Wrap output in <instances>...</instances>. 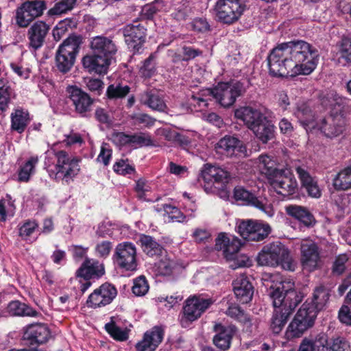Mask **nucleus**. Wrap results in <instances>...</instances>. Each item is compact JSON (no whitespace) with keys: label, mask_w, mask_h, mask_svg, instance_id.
<instances>
[{"label":"nucleus","mask_w":351,"mask_h":351,"mask_svg":"<svg viewBox=\"0 0 351 351\" xmlns=\"http://www.w3.org/2000/svg\"><path fill=\"white\" fill-rule=\"evenodd\" d=\"M282 44L290 59L292 73L295 75H309L315 70L319 57V53L315 47L302 40Z\"/></svg>","instance_id":"f257e3e1"},{"label":"nucleus","mask_w":351,"mask_h":351,"mask_svg":"<svg viewBox=\"0 0 351 351\" xmlns=\"http://www.w3.org/2000/svg\"><path fill=\"white\" fill-rule=\"evenodd\" d=\"M245 92V88L240 82L220 83L213 90L206 89L202 91L199 97L193 96L198 105L207 106V101L210 99L207 97L215 98L222 106L228 108L234 104L237 98Z\"/></svg>","instance_id":"f03ea898"},{"label":"nucleus","mask_w":351,"mask_h":351,"mask_svg":"<svg viewBox=\"0 0 351 351\" xmlns=\"http://www.w3.org/2000/svg\"><path fill=\"white\" fill-rule=\"evenodd\" d=\"M258 265L275 267L278 265L287 271H293L296 264L290 252L280 242H274L265 245L256 257Z\"/></svg>","instance_id":"7ed1b4c3"},{"label":"nucleus","mask_w":351,"mask_h":351,"mask_svg":"<svg viewBox=\"0 0 351 351\" xmlns=\"http://www.w3.org/2000/svg\"><path fill=\"white\" fill-rule=\"evenodd\" d=\"M280 278L278 276H273L271 280L274 282L277 280L275 285H271L269 293L272 299L273 303L276 298L281 302L282 305L295 308L301 302L302 296L294 289V283L290 280H278Z\"/></svg>","instance_id":"20e7f679"},{"label":"nucleus","mask_w":351,"mask_h":351,"mask_svg":"<svg viewBox=\"0 0 351 351\" xmlns=\"http://www.w3.org/2000/svg\"><path fill=\"white\" fill-rule=\"evenodd\" d=\"M81 43L80 36L71 35L60 45L56 56V66L58 71L64 73L70 71Z\"/></svg>","instance_id":"39448f33"},{"label":"nucleus","mask_w":351,"mask_h":351,"mask_svg":"<svg viewBox=\"0 0 351 351\" xmlns=\"http://www.w3.org/2000/svg\"><path fill=\"white\" fill-rule=\"evenodd\" d=\"M55 155L57 163L55 170L51 171L49 176L51 178L56 180H62L69 184L80 171L79 160L64 151L57 152Z\"/></svg>","instance_id":"423d86ee"},{"label":"nucleus","mask_w":351,"mask_h":351,"mask_svg":"<svg viewBox=\"0 0 351 351\" xmlns=\"http://www.w3.org/2000/svg\"><path fill=\"white\" fill-rule=\"evenodd\" d=\"M246 8V0H217L216 16L223 23L232 24L240 19Z\"/></svg>","instance_id":"0eeeda50"},{"label":"nucleus","mask_w":351,"mask_h":351,"mask_svg":"<svg viewBox=\"0 0 351 351\" xmlns=\"http://www.w3.org/2000/svg\"><path fill=\"white\" fill-rule=\"evenodd\" d=\"M269 74L274 77L293 76L290 59L283 44L274 48L267 58Z\"/></svg>","instance_id":"6e6552de"},{"label":"nucleus","mask_w":351,"mask_h":351,"mask_svg":"<svg viewBox=\"0 0 351 351\" xmlns=\"http://www.w3.org/2000/svg\"><path fill=\"white\" fill-rule=\"evenodd\" d=\"M113 261L114 264L121 269L135 270L137 266L135 245L131 242L119 243L114 250Z\"/></svg>","instance_id":"1a4fd4ad"},{"label":"nucleus","mask_w":351,"mask_h":351,"mask_svg":"<svg viewBox=\"0 0 351 351\" xmlns=\"http://www.w3.org/2000/svg\"><path fill=\"white\" fill-rule=\"evenodd\" d=\"M300 253V261L304 270L311 272L321 267L320 250L315 242L310 239L302 240Z\"/></svg>","instance_id":"9d476101"},{"label":"nucleus","mask_w":351,"mask_h":351,"mask_svg":"<svg viewBox=\"0 0 351 351\" xmlns=\"http://www.w3.org/2000/svg\"><path fill=\"white\" fill-rule=\"evenodd\" d=\"M210 299L193 296L188 298L183 308V315L180 322L183 327L197 319L212 304Z\"/></svg>","instance_id":"9b49d317"},{"label":"nucleus","mask_w":351,"mask_h":351,"mask_svg":"<svg viewBox=\"0 0 351 351\" xmlns=\"http://www.w3.org/2000/svg\"><path fill=\"white\" fill-rule=\"evenodd\" d=\"M241 236L248 241H260L265 239L270 233L271 228L268 224L252 220L243 221L237 227Z\"/></svg>","instance_id":"f8f14e48"},{"label":"nucleus","mask_w":351,"mask_h":351,"mask_svg":"<svg viewBox=\"0 0 351 351\" xmlns=\"http://www.w3.org/2000/svg\"><path fill=\"white\" fill-rule=\"evenodd\" d=\"M66 93L75 107V112L82 117H86L91 111L94 100L88 93L75 86H68Z\"/></svg>","instance_id":"ddd939ff"},{"label":"nucleus","mask_w":351,"mask_h":351,"mask_svg":"<svg viewBox=\"0 0 351 351\" xmlns=\"http://www.w3.org/2000/svg\"><path fill=\"white\" fill-rule=\"evenodd\" d=\"M269 182L278 194L284 196L294 193L298 186L296 180L289 169H281Z\"/></svg>","instance_id":"4468645a"},{"label":"nucleus","mask_w":351,"mask_h":351,"mask_svg":"<svg viewBox=\"0 0 351 351\" xmlns=\"http://www.w3.org/2000/svg\"><path fill=\"white\" fill-rule=\"evenodd\" d=\"M122 32L128 47L138 52L145 41L146 29L144 26L136 21L126 25Z\"/></svg>","instance_id":"2eb2a0df"},{"label":"nucleus","mask_w":351,"mask_h":351,"mask_svg":"<svg viewBox=\"0 0 351 351\" xmlns=\"http://www.w3.org/2000/svg\"><path fill=\"white\" fill-rule=\"evenodd\" d=\"M117 294V291L114 286L104 283L89 295L86 302L88 306L93 308L104 306L111 303Z\"/></svg>","instance_id":"dca6fc26"},{"label":"nucleus","mask_w":351,"mask_h":351,"mask_svg":"<svg viewBox=\"0 0 351 351\" xmlns=\"http://www.w3.org/2000/svg\"><path fill=\"white\" fill-rule=\"evenodd\" d=\"M217 152L228 157L245 155L246 147L243 143L234 136H226L217 143Z\"/></svg>","instance_id":"f3484780"},{"label":"nucleus","mask_w":351,"mask_h":351,"mask_svg":"<svg viewBox=\"0 0 351 351\" xmlns=\"http://www.w3.org/2000/svg\"><path fill=\"white\" fill-rule=\"evenodd\" d=\"M90 47L93 53L99 54L110 62L118 50L115 42L112 38L103 36L92 38Z\"/></svg>","instance_id":"a211bd4d"},{"label":"nucleus","mask_w":351,"mask_h":351,"mask_svg":"<svg viewBox=\"0 0 351 351\" xmlns=\"http://www.w3.org/2000/svg\"><path fill=\"white\" fill-rule=\"evenodd\" d=\"M234 198L237 201H241L245 204L254 206L265 213L268 217L274 214L273 208L270 204H266L259 200L253 193L242 186H237L234 189Z\"/></svg>","instance_id":"6ab92c4d"},{"label":"nucleus","mask_w":351,"mask_h":351,"mask_svg":"<svg viewBox=\"0 0 351 351\" xmlns=\"http://www.w3.org/2000/svg\"><path fill=\"white\" fill-rule=\"evenodd\" d=\"M273 305L274 311L271 319L270 328L274 333L279 334L295 308L282 305L281 302L276 298Z\"/></svg>","instance_id":"aec40b11"},{"label":"nucleus","mask_w":351,"mask_h":351,"mask_svg":"<svg viewBox=\"0 0 351 351\" xmlns=\"http://www.w3.org/2000/svg\"><path fill=\"white\" fill-rule=\"evenodd\" d=\"M50 30V25L43 21L34 22L27 30L29 45L34 49L40 48Z\"/></svg>","instance_id":"412c9836"},{"label":"nucleus","mask_w":351,"mask_h":351,"mask_svg":"<svg viewBox=\"0 0 351 351\" xmlns=\"http://www.w3.org/2000/svg\"><path fill=\"white\" fill-rule=\"evenodd\" d=\"M234 116L237 119L242 121L250 130L267 118L260 110L250 106L237 109Z\"/></svg>","instance_id":"4be33fe9"},{"label":"nucleus","mask_w":351,"mask_h":351,"mask_svg":"<svg viewBox=\"0 0 351 351\" xmlns=\"http://www.w3.org/2000/svg\"><path fill=\"white\" fill-rule=\"evenodd\" d=\"M344 121L341 116H328L315 123V128L326 136L333 137L339 135L343 130Z\"/></svg>","instance_id":"5701e85b"},{"label":"nucleus","mask_w":351,"mask_h":351,"mask_svg":"<svg viewBox=\"0 0 351 351\" xmlns=\"http://www.w3.org/2000/svg\"><path fill=\"white\" fill-rule=\"evenodd\" d=\"M164 337V330L159 326H155L147 331L143 339L136 343L137 351H154L162 342Z\"/></svg>","instance_id":"b1692460"},{"label":"nucleus","mask_w":351,"mask_h":351,"mask_svg":"<svg viewBox=\"0 0 351 351\" xmlns=\"http://www.w3.org/2000/svg\"><path fill=\"white\" fill-rule=\"evenodd\" d=\"M50 332L47 326L43 324L29 325L25 330L23 338L31 345L42 344L47 341Z\"/></svg>","instance_id":"393cba45"},{"label":"nucleus","mask_w":351,"mask_h":351,"mask_svg":"<svg viewBox=\"0 0 351 351\" xmlns=\"http://www.w3.org/2000/svg\"><path fill=\"white\" fill-rule=\"evenodd\" d=\"M202 177L206 182L213 183V186L220 185L221 183H228L230 180L229 173L223 169L206 164L202 170Z\"/></svg>","instance_id":"a878e982"},{"label":"nucleus","mask_w":351,"mask_h":351,"mask_svg":"<svg viewBox=\"0 0 351 351\" xmlns=\"http://www.w3.org/2000/svg\"><path fill=\"white\" fill-rule=\"evenodd\" d=\"M293 114L306 131L308 130L315 129L316 121L315 120V114L309 103H298L295 107Z\"/></svg>","instance_id":"bb28decb"},{"label":"nucleus","mask_w":351,"mask_h":351,"mask_svg":"<svg viewBox=\"0 0 351 351\" xmlns=\"http://www.w3.org/2000/svg\"><path fill=\"white\" fill-rule=\"evenodd\" d=\"M82 64L88 72L105 74L107 73L111 62L99 54L93 52V54L86 55L83 58Z\"/></svg>","instance_id":"cd10ccee"},{"label":"nucleus","mask_w":351,"mask_h":351,"mask_svg":"<svg viewBox=\"0 0 351 351\" xmlns=\"http://www.w3.org/2000/svg\"><path fill=\"white\" fill-rule=\"evenodd\" d=\"M232 285L234 293L239 302L245 304L251 301L254 288L245 276H239L233 281Z\"/></svg>","instance_id":"c85d7f7f"},{"label":"nucleus","mask_w":351,"mask_h":351,"mask_svg":"<svg viewBox=\"0 0 351 351\" xmlns=\"http://www.w3.org/2000/svg\"><path fill=\"white\" fill-rule=\"evenodd\" d=\"M295 171L302 186L306 189L308 194L313 197H319L321 195V191L315 178L311 176L304 167H296Z\"/></svg>","instance_id":"c756f323"},{"label":"nucleus","mask_w":351,"mask_h":351,"mask_svg":"<svg viewBox=\"0 0 351 351\" xmlns=\"http://www.w3.org/2000/svg\"><path fill=\"white\" fill-rule=\"evenodd\" d=\"M104 274V265L98 261L86 258L80 268L77 271V276L85 279L90 278L95 276H101Z\"/></svg>","instance_id":"7c9ffc66"},{"label":"nucleus","mask_w":351,"mask_h":351,"mask_svg":"<svg viewBox=\"0 0 351 351\" xmlns=\"http://www.w3.org/2000/svg\"><path fill=\"white\" fill-rule=\"evenodd\" d=\"M287 213L300 221L306 227H311L315 224V219L311 212L306 208L298 205H289L286 206Z\"/></svg>","instance_id":"2f4dec72"},{"label":"nucleus","mask_w":351,"mask_h":351,"mask_svg":"<svg viewBox=\"0 0 351 351\" xmlns=\"http://www.w3.org/2000/svg\"><path fill=\"white\" fill-rule=\"evenodd\" d=\"M216 335L213 337L214 344L221 350L230 348L234 330L231 327H226L221 324H216L214 327Z\"/></svg>","instance_id":"473e14b6"},{"label":"nucleus","mask_w":351,"mask_h":351,"mask_svg":"<svg viewBox=\"0 0 351 351\" xmlns=\"http://www.w3.org/2000/svg\"><path fill=\"white\" fill-rule=\"evenodd\" d=\"M258 168L269 182L281 169L277 167L276 162L268 155H261L257 158Z\"/></svg>","instance_id":"72a5a7b5"},{"label":"nucleus","mask_w":351,"mask_h":351,"mask_svg":"<svg viewBox=\"0 0 351 351\" xmlns=\"http://www.w3.org/2000/svg\"><path fill=\"white\" fill-rule=\"evenodd\" d=\"M274 125L266 118L251 131L263 143H267L274 138Z\"/></svg>","instance_id":"f704fd0d"},{"label":"nucleus","mask_w":351,"mask_h":351,"mask_svg":"<svg viewBox=\"0 0 351 351\" xmlns=\"http://www.w3.org/2000/svg\"><path fill=\"white\" fill-rule=\"evenodd\" d=\"M141 102L150 108L158 111H164L166 104L156 90L146 91L140 96Z\"/></svg>","instance_id":"c9c22d12"},{"label":"nucleus","mask_w":351,"mask_h":351,"mask_svg":"<svg viewBox=\"0 0 351 351\" xmlns=\"http://www.w3.org/2000/svg\"><path fill=\"white\" fill-rule=\"evenodd\" d=\"M10 118L12 129L19 133H22L29 123L28 112L21 108L15 109Z\"/></svg>","instance_id":"e433bc0d"},{"label":"nucleus","mask_w":351,"mask_h":351,"mask_svg":"<svg viewBox=\"0 0 351 351\" xmlns=\"http://www.w3.org/2000/svg\"><path fill=\"white\" fill-rule=\"evenodd\" d=\"M138 241L145 253L149 256H158L162 254V247L152 237L141 234Z\"/></svg>","instance_id":"4c0bfd02"},{"label":"nucleus","mask_w":351,"mask_h":351,"mask_svg":"<svg viewBox=\"0 0 351 351\" xmlns=\"http://www.w3.org/2000/svg\"><path fill=\"white\" fill-rule=\"evenodd\" d=\"M316 317L315 309L309 303L305 302L298 311L294 318L298 319L301 322L307 324V327L310 328L313 326Z\"/></svg>","instance_id":"58836bf2"},{"label":"nucleus","mask_w":351,"mask_h":351,"mask_svg":"<svg viewBox=\"0 0 351 351\" xmlns=\"http://www.w3.org/2000/svg\"><path fill=\"white\" fill-rule=\"evenodd\" d=\"M329 295L328 290L324 286L317 287L314 289L312 300L309 304L315 309L316 313L326 306L329 299Z\"/></svg>","instance_id":"ea45409f"},{"label":"nucleus","mask_w":351,"mask_h":351,"mask_svg":"<svg viewBox=\"0 0 351 351\" xmlns=\"http://www.w3.org/2000/svg\"><path fill=\"white\" fill-rule=\"evenodd\" d=\"M8 311L11 315L36 317L38 312L32 307L19 301H12L8 306Z\"/></svg>","instance_id":"a19ab883"},{"label":"nucleus","mask_w":351,"mask_h":351,"mask_svg":"<svg viewBox=\"0 0 351 351\" xmlns=\"http://www.w3.org/2000/svg\"><path fill=\"white\" fill-rule=\"evenodd\" d=\"M333 185L338 190L351 188V166L341 171L334 178Z\"/></svg>","instance_id":"79ce46f5"},{"label":"nucleus","mask_w":351,"mask_h":351,"mask_svg":"<svg viewBox=\"0 0 351 351\" xmlns=\"http://www.w3.org/2000/svg\"><path fill=\"white\" fill-rule=\"evenodd\" d=\"M309 328L307 324L301 322L298 319L293 318L286 330L287 339H293L301 337Z\"/></svg>","instance_id":"37998d69"},{"label":"nucleus","mask_w":351,"mask_h":351,"mask_svg":"<svg viewBox=\"0 0 351 351\" xmlns=\"http://www.w3.org/2000/svg\"><path fill=\"white\" fill-rule=\"evenodd\" d=\"M77 0H60L48 10L49 16H60L71 11L76 4Z\"/></svg>","instance_id":"c03bdc74"},{"label":"nucleus","mask_w":351,"mask_h":351,"mask_svg":"<svg viewBox=\"0 0 351 351\" xmlns=\"http://www.w3.org/2000/svg\"><path fill=\"white\" fill-rule=\"evenodd\" d=\"M22 5L27 8L29 14H31L34 19L41 16L47 8L46 3L43 0L26 1Z\"/></svg>","instance_id":"a18cd8bd"},{"label":"nucleus","mask_w":351,"mask_h":351,"mask_svg":"<svg viewBox=\"0 0 351 351\" xmlns=\"http://www.w3.org/2000/svg\"><path fill=\"white\" fill-rule=\"evenodd\" d=\"M226 314L244 324L247 326L251 325L250 317L238 305L230 304L226 310Z\"/></svg>","instance_id":"49530a36"},{"label":"nucleus","mask_w":351,"mask_h":351,"mask_svg":"<svg viewBox=\"0 0 351 351\" xmlns=\"http://www.w3.org/2000/svg\"><path fill=\"white\" fill-rule=\"evenodd\" d=\"M156 56L152 53L143 62V65L139 69V73L142 77L150 78L155 75L156 68Z\"/></svg>","instance_id":"de8ad7c7"},{"label":"nucleus","mask_w":351,"mask_h":351,"mask_svg":"<svg viewBox=\"0 0 351 351\" xmlns=\"http://www.w3.org/2000/svg\"><path fill=\"white\" fill-rule=\"evenodd\" d=\"M16 23L20 27H27L34 19L31 14H29L27 8H24L21 4V6L16 10Z\"/></svg>","instance_id":"09e8293b"},{"label":"nucleus","mask_w":351,"mask_h":351,"mask_svg":"<svg viewBox=\"0 0 351 351\" xmlns=\"http://www.w3.org/2000/svg\"><path fill=\"white\" fill-rule=\"evenodd\" d=\"M38 162V156H32L29 158L24 166L21 167L19 173V180L21 182H27L31 174L34 173L35 165Z\"/></svg>","instance_id":"8fccbe9b"},{"label":"nucleus","mask_w":351,"mask_h":351,"mask_svg":"<svg viewBox=\"0 0 351 351\" xmlns=\"http://www.w3.org/2000/svg\"><path fill=\"white\" fill-rule=\"evenodd\" d=\"M315 351H329V341L325 333H319L315 337H306Z\"/></svg>","instance_id":"3c124183"},{"label":"nucleus","mask_w":351,"mask_h":351,"mask_svg":"<svg viewBox=\"0 0 351 351\" xmlns=\"http://www.w3.org/2000/svg\"><path fill=\"white\" fill-rule=\"evenodd\" d=\"M130 89L127 85L111 84L108 87L107 95L110 99L123 98L129 93Z\"/></svg>","instance_id":"603ef678"},{"label":"nucleus","mask_w":351,"mask_h":351,"mask_svg":"<svg viewBox=\"0 0 351 351\" xmlns=\"http://www.w3.org/2000/svg\"><path fill=\"white\" fill-rule=\"evenodd\" d=\"M176 266L175 261L169 256L162 258L156 263V267L158 274L163 276L171 274Z\"/></svg>","instance_id":"864d4df0"},{"label":"nucleus","mask_w":351,"mask_h":351,"mask_svg":"<svg viewBox=\"0 0 351 351\" xmlns=\"http://www.w3.org/2000/svg\"><path fill=\"white\" fill-rule=\"evenodd\" d=\"M241 246V243L238 239L233 238L231 241H229L223 252V256L227 259V261H232L235 258V256L238 254Z\"/></svg>","instance_id":"5fc2aeb1"},{"label":"nucleus","mask_w":351,"mask_h":351,"mask_svg":"<svg viewBox=\"0 0 351 351\" xmlns=\"http://www.w3.org/2000/svg\"><path fill=\"white\" fill-rule=\"evenodd\" d=\"M339 53L345 62L351 65V38L344 37L339 43Z\"/></svg>","instance_id":"6e6d98bb"},{"label":"nucleus","mask_w":351,"mask_h":351,"mask_svg":"<svg viewBox=\"0 0 351 351\" xmlns=\"http://www.w3.org/2000/svg\"><path fill=\"white\" fill-rule=\"evenodd\" d=\"M131 145L138 147L143 146H156L152 139L150 135L147 133L139 132L132 135Z\"/></svg>","instance_id":"4d7b16f0"},{"label":"nucleus","mask_w":351,"mask_h":351,"mask_svg":"<svg viewBox=\"0 0 351 351\" xmlns=\"http://www.w3.org/2000/svg\"><path fill=\"white\" fill-rule=\"evenodd\" d=\"M106 329L110 336L116 340L125 341L128 338V332L122 330L113 322L106 324Z\"/></svg>","instance_id":"13d9d810"},{"label":"nucleus","mask_w":351,"mask_h":351,"mask_svg":"<svg viewBox=\"0 0 351 351\" xmlns=\"http://www.w3.org/2000/svg\"><path fill=\"white\" fill-rule=\"evenodd\" d=\"M149 290V285L144 276H139L134 280L132 292L136 296L145 295Z\"/></svg>","instance_id":"bf43d9fd"},{"label":"nucleus","mask_w":351,"mask_h":351,"mask_svg":"<svg viewBox=\"0 0 351 351\" xmlns=\"http://www.w3.org/2000/svg\"><path fill=\"white\" fill-rule=\"evenodd\" d=\"M329 351H350L348 341L343 337H338L329 341Z\"/></svg>","instance_id":"052dcab7"},{"label":"nucleus","mask_w":351,"mask_h":351,"mask_svg":"<svg viewBox=\"0 0 351 351\" xmlns=\"http://www.w3.org/2000/svg\"><path fill=\"white\" fill-rule=\"evenodd\" d=\"M113 169L119 174L125 176L134 172V168L132 166L128 159H121L115 162Z\"/></svg>","instance_id":"680f3d73"},{"label":"nucleus","mask_w":351,"mask_h":351,"mask_svg":"<svg viewBox=\"0 0 351 351\" xmlns=\"http://www.w3.org/2000/svg\"><path fill=\"white\" fill-rule=\"evenodd\" d=\"M348 261L347 254H343L339 255L332 265V271L335 275H341L346 270V263Z\"/></svg>","instance_id":"e2e57ef3"},{"label":"nucleus","mask_w":351,"mask_h":351,"mask_svg":"<svg viewBox=\"0 0 351 351\" xmlns=\"http://www.w3.org/2000/svg\"><path fill=\"white\" fill-rule=\"evenodd\" d=\"M165 212L169 218V221L183 222L186 219V216L175 206H167Z\"/></svg>","instance_id":"0e129e2a"},{"label":"nucleus","mask_w":351,"mask_h":351,"mask_svg":"<svg viewBox=\"0 0 351 351\" xmlns=\"http://www.w3.org/2000/svg\"><path fill=\"white\" fill-rule=\"evenodd\" d=\"M112 248V243L108 241L98 243L95 248L96 255L99 258H106L109 256Z\"/></svg>","instance_id":"69168bd1"},{"label":"nucleus","mask_w":351,"mask_h":351,"mask_svg":"<svg viewBox=\"0 0 351 351\" xmlns=\"http://www.w3.org/2000/svg\"><path fill=\"white\" fill-rule=\"evenodd\" d=\"M37 228L38 224L35 221L27 220L20 227L19 236L27 239Z\"/></svg>","instance_id":"338daca9"},{"label":"nucleus","mask_w":351,"mask_h":351,"mask_svg":"<svg viewBox=\"0 0 351 351\" xmlns=\"http://www.w3.org/2000/svg\"><path fill=\"white\" fill-rule=\"evenodd\" d=\"M135 190L138 198L145 199L146 194L151 191L152 186L147 180L141 178L136 181Z\"/></svg>","instance_id":"774afa93"}]
</instances>
